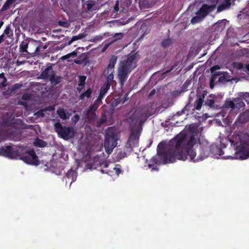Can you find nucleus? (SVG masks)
I'll return each mask as SVG.
<instances>
[{
  "mask_svg": "<svg viewBox=\"0 0 249 249\" xmlns=\"http://www.w3.org/2000/svg\"><path fill=\"white\" fill-rule=\"evenodd\" d=\"M195 135L191 133H180L170 141V148L159 154L163 163L174 162L176 160H185L189 156L190 160L197 162L204 160L208 153L203 148L201 150L200 156L196 159V152L193 149L196 143Z\"/></svg>",
  "mask_w": 249,
  "mask_h": 249,
  "instance_id": "nucleus-1",
  "label": "nucleus"
},
{
  "mask_svg": "<svg viewBox=\"0 0 249 249\" xmlns=\"http://www.w3.org/2000/svg\"><path fill=\"white\" fill-rule=\"evenodd\" d=\"M140 58L138 52L133 53L131 52L120 61L117 76L121 86H124L128 78V74L137 66Z\"/></svg>",
  "mask_w": 249,
  "mask_h": 249,
  "instance_id": "nucleus-2",
  "label": "nucleus"
},
{
  "mask_svg": "<svg viewBox=\"0 0 249 249\" xmlns=\"http://www.w3.org/2000/svg\"><path fill=\"white\" fill-rule=\"evenodd\" d=\"M130 136L124 149L118 153V156L121 159L127 157L132 151L133 147H137L138 145V140L141 131L140 127L139 126H130Z\"/></svg>",
  "mask_w": 249,
  "mask_h": 249,
  "instance_id": "nucleus-3",
  "label": "nucleus"
},
{
  "mask_svg": "<svg viewBox=\"0 0 249 249\" xmlns=\"http://www.w3.org/2000/svg\"><path fill=\"white\" fill-rule=\"evenodd\" d=\"M25 163L34 165H38L40 162L38 158L33 149L27 147H19V158Z\"/></svg>",
  "mask_w": 249,
  "mask_h": 249,
  "instance_id": "nucleus-4",
  "label": "nucleus"
},
{
  "mask_svg": "<svg viewBox=\"0 0 249 249\" xmlns=\"http://www.w3.org/2000/svg\"><path fill=\"white\" fill-rule=\"evenodd\" d=\"M118 135L112 127H109L106 131L104 147L106 152L110 154L117 145Z\"/></svg>",
  "mask_w": 249,
  "mask_h": 249,
  "instance_id": "nucleus-5",
  "label": "nucleus"
},
{
  "mask_svg": "<svg viewBox=\"0 0 249 249\" xmlns=\"http://www.w3.org/2000/svg\"><path fill=\"white\" fill-rule=\"evenodd\" d=\"M54 127L58 137L64 140H70L74 136L75 131L72 127L62 126L58 121L54 124Z\"/></svg>",
  "mask_w": 249,
  "mask_h": 249,
  "instance_id": "nucleus-6",
  "label": "nucleus"
},
{
  "mask_svg": "<svg viewBox=\"0 0 249 249\" xmlns=\"http://www.w3.org/2000/svg\"><path fill=\"white\" fill-rule=\"evenodd\" d=\"M149 116L146 112L138 110L135 111L129 118L130 126H139L140 130H142L141 125L146 121Z\"/></svg>",
  "mask_w": 249,
  "mask_h": 249,
  "instance_id": "nucleus-7",
  "label": "nucleus"
},
{
  "mask_svg": "<svg viewBox=\"0 0 249 249\" xmlns=\"http://www.w3.org/2000/svg\"><path fill=\"white\" fill-rule=\"evenodd\" d=\"M235 158L244 160L249 157V141L241 142L240 145L236 146Z\"/></svg>",
  "mask_w": 249,
  "mask_h": 249,
  "instance_id": "nucleus-8",
  "label": "nucleus"
},
{
  "mask_svg": "<svg viewBox=\"0 0 249 249\" xmlns=\"http://www.w3.org/2000/svg\"><path fill=\"white\" fill-rule=\"evenodd\" d=\"M19 148H15L8 145L0 148V155L11 159H18L19 158Z\"/></svg>",
  "mask_w": 249,
  "mask_h": 249,
  "instance_id": "nucleus-9",
  "label": "nucleus"
},
{
  "mask_svg": "<svg viewBox=\"0 0 249 249\" xmlns=\"http://www.w3.org/2000/svg\"><path fill=\"white\" fill-rule=\"evenodd\" d=\"M94 106H90L86 111V119L90 124H93L97 119L96 111L97 109Z\"/></svg>",
  "mask_w": 249,
  "mask_h": 249,
  "instance_id": "nucleus-10",
  "label": "nucleus"
},
{
  "mask_svg": "<svg viewBox=\"0 0 249 249\" xmlns=\"http://www.w3.org/2000/svg\"><path fill=\"white\" fill-rule=\"evenodd\" d=\"M213 7L212 6L204 4L200 8L199 10L196 12V15L200 16L203 19L211 11Z\"/></svg>",
  "mask_w": 249,
  "mask_h": 249,
  "instance_id": "nucleus-11",
  "label": "nucleus"
},
{
  "mask_svg": "<svg viewBox=\"0 0 249 249\" xmlns=\"http://www.w3.org/2000/svg\"><path fill=\"white\" fill-rule=\"evenodd\" d=\"M117 58L118 57L115 55L111 56L109 59L108 65L107 68L105 70L106 73L114 72V68L116 63Z\"/></svg>",
  "mask_w": 249,
  "mask_h": 249,
  "instance_id": "nucleus-12",
  "label": "nucleus"
},
{
  "mask_svg": "<svg viewBox=\"0 0 249 249\" xmlns=\"http://www.w3.org/2000/svg\"><path fill=\"white\" fill-rule=\"evenodd\" d=\"M102 166L104 168H107L108 166V163L105 160H100L98 157H95L91 168H96L97 167Z\"/></svg>",
  "mask_w": 249,
  "mask_h": 249,
  "instance_id": "nucleus-13",
  "label": "nucleus"
},
{
  "mask_svg": "<svg viewBox=\"0 0 249 249\" xmlns=\"http://www.w3.org/2000/svg\"><path fill=\"white\" fill-rule=\"evenodd\" d=\"M52 71H54L52 65L47 66L40 74L39 78L42 79L48 80L50 76V74L52 73Z\"/></svg>",
  "mask_w": 249,
  "mask_h": 249,
  "instance_id": "nucleus-14",
  "label": "nucleus"
},
{
  "mask_svg": "<svg viewBox=\"0 0 249 249\" xmlns=\"http://www.w3.org/2000/svg\"><path fill=\"white\" fill-rule=\"evenodd\" d=\"M96 4V2L94 0H89L84 2L83 4V6H86V11L87 12H92L93 10H96L94 8V6Z\"/></svg>",
  "mask_w": 249,
  "mask_h": 249,
  "instance_id": "nucleus-15",
  "label": "nucleus"
},
{
  "mask_svg": "<svg viewBox=\"0 0 249 249\" xmlns=\"http://www.w3.org/2000/svg\"><path fill=\"white\" fill-rule=\"evenodd\" d=\"M66 179L71 180L70 185L74 182L77 178V173L72 169H70L66 175Z\"/></svg>",
  "mask_w": 249,
  "mask_h": 249,
  "instance_id": "nucleus-16",
  "label": "nucleus"
},
{
  "mask_svg": "<svg viewBox=\"0 0 249 249\" xmlns=\"http://www.w3.org/2000/svg\"><path fill=\"white\" fill-rule=\"evenodd\" d=\"M49 80L52 84L57 85L61 82V77L60 76L56 75L54 71H52L50 74Z\"/></svg>",
  "mask_w": 249,
  "mask_h": 249,
  "instance_id": "nucleus-17",
  "label": "nucleus"
},
{
  "mask_svg": "<svg viewBox=\"0 0 249 249\" xmlns=\"http://www.w3.org/2000/svg\"><path fill=\"white\" fill-rule=\"evenodd\" d=\"M231 1L234 2V0H225L221 4L218 6L217 11L219 12L229 8L231 4Z\"/></svg>",
  "mask_w": 249,
  "mask_h": 249,
  "instance_id": "nucleus-18",
  "label": "nucleus"
},
{
  "mask_svg": "<svg viewBox=\"0 0 249 249\" xmlns=\"http://www.w3.org/2000/svg\"><path fill=\"white\" fill-rule=\"evenodd\" d=\"M231 80V75L227 72H221V75L219 76L218 82L221 83H226Z\"/></svg>",
  "mask_w": 249,
  "mask_h": 249,
  "instance_id": "nucleus-19",
  "label": "nucleus"
},
{
  "mask_svg": "<svg viewBox=\"0 0 249 249\" xmlns=\"http://www.w3.org/2000/svg\"><path fill=\"white\" fill-rule=\"evenodd\" d=\"M243 98L241 97L240 98H234V109H239L240 108H242L243 109H244L245 104L243 102Z\"/></svg>",
  "mask_w": 249,
  "mask_h": 249,
  "instance_id": "nucleus-20",
  "label": "nucleus"
},
{
  "mask_svg": "<svg viewBox=\"0 0 249 249\" xmlns=\"http://www.w3.org/2000/svg\"><path fill=\"white\" fill-rule=\"evenodd\" d=\"M56 113L63 120L68 119L71 115L70 114H69L68 116H67L66 110L63 108H59L56 111Z\"/></svg>",
  "mask_w": 249,
  "mask_h": 249,
  "instance_id": "nucleus-21",
  "label": "nucleus"
},
{
  "mask_svg": "<svg viewBox=\"0 0 249 249\" xmlns=\"http://www.w3.org/2000/svg\"><path fill=\"white\" fill-rule=\"evenodd\" d=\"M13 119L10 117L3 116L1 122V125L3 126H10L13 124Z\"/></svg>",
  "mask_w": 249,
  "mask_h": 249,
  "instance_id": "nucleus-22",
  "label": "nucleus"
},
{
  "mask_svg": "<svg viewBox=\"0 0 249 249\" xmlns=\"http://www.w3.org/2000/svg\"><path fill=\"white\" fill-rule=\"evenodd\" d=\"M212 73V75L210 81V87L211 89H213L215 85V81L216 80L217 77L221 75V71Z\"/></svg>",
  "mask_w": 249,
  "mask_h": 249,
  "instance_id": "nucleus-23",
  "label": "nucleus"
},
{
  "mask_svg": "<svg viewBox=\"0 0 249 249\" xmlns=\"http://www.w3.org/2000/svg\"><path fill=\"white\" fill-rule=\"evenodd\" d=\"M33 143L35 146L41 148L45 147L47 145V143L45 141L38 138L35 139Z\"/></svg>",
  "mask_w": 249,
  "mask_h": 249,
  "instance_id": "nucleus-24",
  "label": "nucleus"
},
{
  "mask_svg": "<svg viewBox=\"0 0 249 249\" xmlns=\"http://www.w3.org/2000/svg\"><path fill=\"white\" fill-rule=\"evenodd\" d=\"M92 90L91 88H89L85 92L81 94L79 97L80 100H84L85 98H89L91 97Z\"/></svg>",
  "mask_w": 249,
  "mask_h": 249,
  "instance_id": "nucleus-25",
  "label": "nucleus"
},
{
  "mask_svg": "<svg viewBox=\"0 0 249 249\" xmlns=\"http://www.w3.org/2000/svg\"><path fill=\"white\" fill-rule=\"evenodd\" d=\"M223 107L226 108H231V110H233L234 109V99L233 101L230 99H227L225 102Z\"/></svg>",
  "mask_w": 249,
  "mask_h": 249,
  "instance_id": "nucleus-26",
  "label": "nucleus"
},
{
  "mask_svg": "<svg viewBox=\"0 0 249 249\" xmlns=\"http://www.w3.org/2000/svg\"><path fill=\"white\" fill-rule=\"evenodd\" d=\"M203 98L204 96L200 97L195 101L194 103V107L196 109L200 110L201 109L203 102Z\"/></svg>",
  "mask_w": 249,
  "mask_h": 249,
  "instance_id": "nucleus-27",
  "label": "nucleus"
},
{
  "mask_svg": "<svg viewBox=\"0 0 249 249\" xmlns=\"http://www.w3.org/2000/svg\"><path fill=\"white\" fill-rule=\"evenodd\" d=\"M109 33L108 32H105L103 34H100L95 36L92 39V42H97L102 40L104 37L108 36Z\"/></svg>",
  "mask_w": 249,
  "mask_h": 249,
  "instance_id": "nucleus-28",
  "label": "nucleus"
},
{
  "mask_svg": "<svg viewBox=\"0 0 249 249\" xmlns=\"http://www.w3.org/2000/svg\"><path fill=\"white\" fill-rule=\"evenodd\" d=\"M113 72H109L108 73L105 72V70L104 71V75H107V82L106 84H109L111 86L114 78Z\"/></svg>",
  "mask_w": 249,
  "mask_h": 249,
  "instance_id": "nucleus-29",
  "label": "nucleus"
},
{
  "mask_svg": "<svg viewBox=\"0 0 249 249\" xmlns=\"http://www.w3.org/2000/svg\"><path fill=\"white\" fill-rule=\"evenodd\" d=\"M28 43L23 41L19 46V51L22 53H28L27 48H28Z\"/></svg>",
  "mask_w": 249,
  "mask_h": 249,
  "instance_id": "nucleus-30",
  "label": "nucleus"
},
{
  "mask_svg": "<svg viewBox=\"0 0 249 249\" xmlns=\"http://www.w3.org/2000/svg\"><path fill=\"white\" fill-rule=\"evenodd\" d=\"M22 87V84L20 83H16L12 86L10 88L9 90L11 92H15L17 90L20 89Z\"/></svg>",
  "mask_w": 249,
  "mask_h": 249,
  "instance_id": "nucleus-31",
  "label": "nucleus"
},
{
  "mask_svg": "<svg viewBox=\"0 0 249 249\" xmlns=\"http://www.w3.org/2000/svg\"><path fill=\"white\" fill-rule=\"evenodd\" d=\"M110 86L109 84H105L101 88L100 92L103 93L104 94H106L107 91L110 89Z\"/></svg>",
  "mask_w": 249,
  "mask_h": 249,
  "instance_id": "nucleus-32",
  "label": "nucleus"
},
{
  "mask_svg": "<svg viewBox=\"0 0 249 249\" xmlns=\"http://www.w3.org/2000/svg\"><path fill=\"white\" fill-rule=\"evenodd\" d=\"M86 76L85 75H81L79 76V81L78 86H85L86 84Z\"/></svg>",
  "mask_w": 249,
  "mask_h": 249,
  "instance_id": "nucleus-33",
  "label": "nucleus"
},
{
  "mask_svg": "<svg viewBox=\"0 0 249 249\" xmlns=\"http://www.w3.org/2000/svg\"><path fill=\"white\" fill-rule=\"evenodd\" d=\"M203 20V19L200 16L196 15V16L194 17L191 20V22L192 24H196L199 22H201Z\"/></svg>",
  "mask_w": 249,
  "mask_h": 249,
  "instance_id": "nucleus-34",
  "label": "nucleus"
},
{
  "mask_svg": "<svg viewBox=\"0 0 249 249\" xmlns=\"http://www.w3.org/2000/svg\"><path fill=\"white\" fill-rule=\"evenodd\" d=\"M239 120L241 123H244L249 121L248 117L246 116V115L244 113H242L240 114L239 116Z\"/></svg>",
  "mask_w": 249,
  "mask_h": 249,
  "instance_id": "nucleus-35",
  "label": "nucleus"
},
{
  "mask_svg": "<svg viewBox=\"0 0 249 249\" xmlns=\"http://www.w3.org/2000/svg\"><path fill=\"white\" fill-rule=\"evenodd\" d=\"M233 67L237 70H242L244 67V64L241 62H234L232 64Z\"/></svg>",
  "mask_w": 249,
  "mask_h": 249,
  "instance_id": "nucleus-36",
  "label": "nucleus"
},
{
  "mask_svg": "<svg viewBox=\"0 0 249 249\" xmlns=\"http://www.w3.org/2000/svg\"><path fill=\"white\" fill-rule=\"evenodd\" d=\"M172 43V41L170 38L163 40L161 42V46L164 48L168 47Z\"/></svg>",
  "mask_w": 249,
  "mask_h": 249,
  "instance_id": "nucleus-37",
  "label": "nucleus"
},
{
  "mask_svg": "<svg viewBox=\"0 0 249 249\" xmlns=\"http://www.w3.org/2000/svg\"><path fill=\"white\" fill-rule=\"evenodd\" d=\"M215 28H218V30H220L221 31L223 30L225 28V24L224 21H219L215 24Z\"/></svg>",
  "mask_w": 249,
  "mask_h": 249,
  "instance_id": "nucleus-38",
  "label": "nucleus"
},
{
  "mask_svg": "<svg viewBox=\"0 0 249 249\" xmlns=\"http://www.w3.org/2000/svg\"><path fill=\"white\" fill-rule=\"evenodd\" d=\"M107 122V117L105 115L102 116L101 118L97 122V126L100 127Z\"/></svg>",
  "mask_w": 249,
  "mask_h": 249,
  "instance_id": "nucleus-39",
  "label": "nucleus"
},
{
  "mask_svg": "<svg viewBox=\"0 0 249 249\" xmlns=\"http://www.w3.org/2000/svg\"><path fill=\"white\" fill-rule=\"evenodd\" d=\"M241 97L249 105V93L246 92L242 93Z\"/></svg>",
  "mask_w": 249,
  "mask_h": 249,
  "instance_id": "nucleus-40",
  "label": "nucleus"
},
{
  "mask_svg": "<svg viewBox=\"0 0 249 249\" xmlns=\"http://www.w3.org/2000/svg\"><path fill=\"white\" fill-rule=\"evenodd\" d=\"M12 33H13V31L11 30V25L8 24V25L6 26V28L5 29L3 34L9 35L11 34H12Z\"/></svg>",
  "mask_w": 249,
  "mask_h": 249,
  "instance_id": "nucleus-41",
  "label": "nucleus"
},
{
  "mask_svg": "<svg viewBox=\"0 0 249 249\" xmlns=\"http://www.w3.org/2000/svg\"><path fill=\"white\" fill-rule=\"evenodd\" d=\"M214 104V100L213 99H207L205 101V104L210 107H213Z\"/></svg>",
  "mask_w": 249,
  "mask_h": 249,
  "instance_id": "nucleus-42",
  "label": "nucleus"
},
{
  "mask_svg": "<svg viewBox=\"0 0 249 249\" xmlns=\"http://www.w3.org/2000/svg\"><path fill=\"white\" fill-rule=\"evenodd\" d=\"M12 4V3L11 2L7 0L2 6L1 10L4 11L9 9L11 5Z\"/></svg>",
  "mask_w": 249,
  "mask_h": 249,
  "instance_id": "nucleus-43",
  "label": "nucleus"
},
{
  "mask_svg": "<svg viewBox=\"0 0 249 249\" xmlns=\"http://www.w3.org/2000/svg\"><path fill=\"white\" fill-rule=\"evenodd\" d=\"M113 37L115 38L113 40L116 41L117 40H120L123 38L124 34L122 33H115L113 35Z\"/></svg>",
  "mask_w": 249,
  "mask_h": 249,
  "instance_id": "nucleus-44",
  "label": "nucleus"
},
{
  "mask_svg": "<svg viewBox=\"0 0 249 249\" xmlns=\"http://www.w3.org/2000/svg\"><path fill=\"white\" fill-rule=\"evenodd\" d=\"M115 42V40H112L110 42L107 43H106L105 44V45L104 46V47H103V48L102 49V50H101V52L102 53L105 52L107 49L112 44H113L114 42Z\"/></svg>",
  "mask_w": 249,
  "mask_h": 249,
  "instance_id": "nucleus-45",
  "label": "nucleus"
},
{
  "mask_svg": "<svg viewBox=\"0 0 249 249\" xmlns=\"http://www.w3.org/2000/svg\"><path fill=\"white\" fill-rule=\"evenodd\" d=\"M120 165H116L115 167L113 168V170L115 171V173L117 175H119L122 173V170L120 168Z\"/></svg>",
  "mask_w": 249,
  "mask_h": 249,
  "instance_id": "nucleus-46",
  "label": "nucleus"
},
{
  "mask_svg": "<svg viewBox=\"0 0 249 249\" xmlns=\"http://www.w3.org/2000/svg\"><path fill=\"white\" fill-rule=\"evenodd\" d=\"M80 120V116L78 114H75L71 119V121L74 124H76Z\"/></svg>",
  "mask_w": 249,
  "mask_h": 249,
  "instance_id": "nucleus-47",
  "label": "nucleus"
},
{
  "mask_svg": "<svg viewBox=\"0 0 249 249\" xmlns=\"http://www.w3.org/2000/svg\"><path fill=\"white\" fill-rule=\"evenodd\" d=\"M45 110L44 108L43 109H40L39 110H38V111H37L36 113V114L38 116V117H44L45 116V114H44V112H45Z\"/></svg>",
  "mask_w": 249,
  "mask_h": 249,
  "instance_id": "nucleus-48",
  "label": "nucleus"
},
{
  "mask_svg": "<svg viewBox=\"0 0 249 249\" xmlns=\"http://www.w3.org/2000/svg\"><path fill=\"white\" fill-rule=\"evenodd\" d=\"M44 109L45 112H46L47 111H53L54 110L55 107L53 106L50 105L44 108Z\"/></svg>",
  "mask_w": 249,
  "mask_h": 249,
  "instance_id": "nucleus-49",
  "label": "nucleus"
},
{
  "mask_svg": "<svg viewBox=\"0 0 249 249\" xmlns=\"http://www.w3.org/2000/svg\"><path fill=\"white\" fill-rule=\"evenodd\" d=\"M7 79L6 78H4L1 82L0 83V88L2 89L4 87H5L7 85L6 82H7Z\"/></svg>",
  "mask_w": 249,
  "mask_h": 249,
  "instance_id": "nucleus-50",
  "label": "nucleus"
},
{
  "mask_svg": "<svg viewBox=\"0 0 249 249\" xmlns=\"http://www.w3.org/2000/svg\"><path fill=\"white\" fill-rule=\"evenodd\" d=\"M220 69V67L218 65L213 66L211 68V73H215L216 70H219Z\"/></svg>",
  "mask_w": 249,
  "mask_h": 249,
  "instance_id": "nucleus-51",
  "label": "nucleus"
},
{
  "mask_svg": "<svg viewBox=\"0 0 249 249\" xmlns=\"http://www.w3.org/2000/svg\"><path fill=\"white\" fill-rule=\"evenodd\" d=\"M100 102L101 101L97 98L94 101L93 104L90 105V106H94V107H96V109H97L99 107L98 103Z\"/></svg>",
  "mask_w": 249,
  "mask_h": 249,
  "instance_id": "nucleus-52",
  "label": "nucleus"
},
{
  "mask_svg": "<svg viewBox=\"0 0 249 249\" xmlns=\"http://www.w3.org/2000/svg\"><path fill=\"white\" fill-rule=\"evenodd\" d=\"M242 71L247 73L249 72V63L246 65L244 64V67Z\"/></svg>",
  "mask_w": 249,
  "mask_h": 249,
  "instance_id": "nucleus-53",
  "label": "nucleus"
},
{
  "mask_svg": "<svg viewBox=\"0 0 249 249\" xmlns=\"http://www.w3.org/2000/svg\"><path fill=\"white\" fill-rule=\"evenodd\" d=\"M114 12H118L119 10V1L118 0L116 2L115 5H114Z\"/></svg>",
  "mask_w": 249,
  "mask_h": 249,
  "instance_id": "nucleus-54",
  "label": "nucleus"
},
{
  "mask_svg": "<svg viewBox=\"0 0 249 249\" xmlns=\"http://www.w3.org/2000/svg\"><path fill=\"white\" fill-rule=\"evenodd\" d=\"M177 66V64H174L173 65V66H171V68L169 70H167L166 71H165L163 74H167L169 72H170L171 71H172V70H173Z\"/></svg>",
  "mask_w": 249,
  "mask_h": 249,
  "instance_id": "nucleus-55",
  "label": "nucleus"
},
{
  "mask_svg": "<svg viewBox=\"0 0 249 249\" xmlns=\"http://www.w3.org/2000/svg\"><path fill=\"white\" fill-rule=\"evenodd\" d=\"M78 39V37L76 36H73L71 39L68 42V44L70 45L72 42Z\"/></svg>",
  "mask_w": 249,
  "mask_h": 249,
  "instance_id": "nucleus-56",
  "label": "nucleus"
},
{
  "mask_svg": "<svg viewBox=\"0 0 249 249\" xmlns=\"http://www.w3.org/2000/svg\"><path fill=\"white\" fill-rule=\"evenodd\" d=\"M158 158L157 157H154L152 160L153 161V162L154 163H155V164H159L160 162H159V160H158Z\"/></svg>",
  "mask_w": 249,
  "mask_h": 249,
  "instance_id": "nucleus-57",
  "label": "nucleus"
},
{
  "mask_svg": "<svg viewBox=\"0 0 249 249\" xmlns=\"http://www.w3.org/2000/svg\"><path fill=\"white\" fill-rule=\"evenodd\" d=\"M155 93H156V90L155 89H153L149 94V95H148L149 97H151L152 96H153L155 94Z\"/></svg>",
  "mask_w": 249,
  "mask_h": 249,
  "instance_id": "nucleus-58",
  "label": "nucleus"
},
{
  "mask_svg": "<svg viewBox=\"0 0 249 249\" xmlns=\"http://www.w3.org/2000/svg\"><path fill=\"white\" fill-rule=\"evenodd\" d=\"M84 88H85V86H78L76 89H77V90L80 92L83 90V89H84Z\"/></svg>",
  "mask_w": 249,
  "mask_h": 249,
  "instance_id": "nucleus-59",
  "label": "nucleus"
},
{
  "mask_svg": "<svg viewBox=\"0 0 249 249\" xmlns=\"http://www.w3.org/2000/svg\"><path fill=\"white\" fill-rule=\"evenodd\" d=\"M105 96V94H103V93H102L101 92L99 93V95L98 96V99L100 101H101L102 99L104 97V96Z\"/></svg>",
  "mask_w": 249,
  "mask_h": 249,
  "instance_id": "nucleus-60",
  "label": "nucleus"
},
{
  "mask_svg": "<svg viewBox=\"0 0 249 249\" xmlns=\"http://www.w3.org/2000/svg\"><path fill=\"white\" fill-rule=\"evenodd\" d=\"M30 95L28 94H24L22 95V98L23 100H27L29 98Z\"/></svg>",
  "mask_w": 249,
  "mask_h": 249,
  "instance_id": "nucleus-61",
  "label": "nucleus"
},
{
  "mask_svg": "<svg viewBox=\"0 0 249 249\" xmlns=\"http://www.w3.org/2000/svg\"><path fill=\"white\" fill-rule=\"evenodd\" d=\"M77 52H75V51H73L71 53H70V56H73V57H75L77 55Z\"/></svg>",
  "mask_w": 249,
  "mask_h": 249,
  "instance_id": "nucleus-62",
  "label": "nucleus"
},
{
  "mask_svg": "<svg viewBox=\"0 0 249 249\" xmlns=\"http://www.w3.org/2000/svg\"><path fill=\"white\" fill-rule=\"evenodd\" d=\"M4 36L3 34H2L0 36V44L4 41Z\"/></svg>",
  "mask_w": 249,
  "mask_h": 249,
  "instance_id": "nucleus-63",
  "label": "nucleus"
},
{
  "mask_svg": "<svg viewBox=\"0 0 249 249\" xmlns=\"http://www.w3.org/2000/svg\"><path fill=\"white\" fill-rule=\"evenodd\" d=\"M63 57L64 58L67 59V58H69L71 56H70V53H68V54L64 55Z\"/></svg>",
  "mask_w": 249,
  "mask_h": 249,
  "instance_id": "nucleus-64",
  "label": "nucleus"
}]
</instances>
